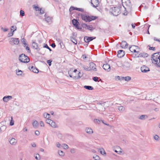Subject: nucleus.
Masks as SVG:
<instances>
[{"mask_svg":"<svg viewBox=\"0 0 160 160\" xmlns=\"http://www.w3.org/2000/svg\"><path fill=\"white\" fill-rule=\"evenodd\" d=\"M82 68L84 70L86 71H89L90 70V69H89V68L88 66L83 65L82 66Z\"/></svg>","mask_w":160,"mask_h":160,"instance_id":"29","label":"nucleus"},{"mask_svg":"<svg viewBox=\"0 0 160 160\" xmlns=\"http://www.w3.org/2000/svg\"><path fill=\"white\" fill-rule=\"evenodd\" d=\"M56 145L57 147L60 148L61 145L59 142H57L56 143Z\"/></svg>","mask_w":160,"mask_h":160,"instance_id":"62","label":"nucleus"},{"mask_svg":"<svg viewBox=\"0 0 160 160\" xmlns=\"http://www.w3.org/2000/svg\"><path fill=\"white\" fill-rule=\"evenodd\" d=\"M75 7H71L69 9L70 12H71L72 10H75Z\"/></svg>","mask_w":160,"mask_h":160,"instance_id":"54","label":"nucleus"},{"mask_svg":"<svg viewBox=\"0 0 160 160\" xmlns=\"http://www.w3.org/2000/svg\"><path fill=\"white\" fill-rule=\"evenodd\" d=\"M51 120H52L50 119H48V118L46 120L45 122L46 123L49 124L51 122Z\"/></svg>","mask_w":160,"mask_h":160,"instance_id":"48","label":"nucleus"},{"mask_svg":"<svg viewBox=\"0 0 160 160\" xmlns=\"http://www.w3.org/2000/svg\"><path fill=\"white\" fill-rule=\"evenodd\" d=\"M50 116V114L48 113H43V117L45 118H46L47 119H48L49 118Z\"/></svg>","mask_w":160,"mask_h":160,"instance_id":"28","label":"nucleus"},{"mask_svg":"<svg viewBox=\"0 0 160 160\" xmlns=\"http://www.w3.org/2000/svg\"><path fill=\"white\" fill-rule=\"evenodd\" d=\"M159 56H160V52L155 53L152 55V60L153 63L157 64V62L158 61V59L159 58Z\"/></svg>","mask_w":160,"mask_h":160,"instance_id":"3","label":"nucleus"},{"mask_svg":"<svg viewBox=\"0 0 160 160\" xmlns=\"http://www.w3.org/2000/svg\"><path fill=\"white\" fill-rule=\"evenodd\" d=\"M103 68L105 70L107 71L108 72L110 70V65L108 64H104L103 66Z\"/></svg>","mask_w":160,"mask_h":160,"instance_id":"15","label":"nucleus"},{"mask_svg":"<svg viewBox=\"0 0 160 160\" xmlns=\"http://www.w3.org/2000/svg\"><path fill=\"white\" fill-rule=\"evenodd\" d=\"M98 78L97 77H94L93 78V80L95 82H97L98 81Z\"/></svg>","mask_w":160,"mask_h":160,"instance_id":"51","label":"nucleus"},{"mask_svg":"<svg viewBox=\"0 0 160 160\" xmlns=\"http://www.w3.org/2000/svg\"><path fill=\"white\" fill-rule=\"evenodd\" d=\"M34 8L35 10L36 11H39V9H40L39 8V7L38 6H35V7Z\"/></svg>","mask_w":160,"mask_h":160,"instance_id":"59","label":"nucleus"},{"mask_svg":"<svg viewBox=\"0 0 160 160\" xmlns=\"http://www.w3.org/2000/svg\"><path fill=\"white\" fill-rule=\"evenodd\" d=\"M90 69H92L94 71H96L97 69L96 68V65L92 62H91L89 63Z\"/></svg>","mask_w":160,"mask_h":160,"instance_id":"11","label":"nucleus"},{"mask_svg":"<svg viewBox=\"0 0 160 160\" xmlns=\"http://www.w3.org/2000/svg\"><path fill=\"white\" fill-rule=\"evenodd\" d=\"M17 28L16 26H13L11 27V37L13 35L14 32L16 30Z\"/></svg>","mask_w":160,"mask_h":160,"instance_id":"16","label":"nucleus"},{"mask_svg":"<svg viewBox=\"0 0 160 160\" xmlns=\"http://www.w3.org/2000/svg\"><path fill=\"white\" fill-rule=\"evenodd\" d=\"M40 126L41 127H44V124L43 122L42 121H41L40 122Z\"/></svg>","mask_w":160,"mask_h":160,"instance_id":"60","label":"nucleus"},{"mask_svg":"<svg viewBox=\"0 0 160 160\" xmlns=\"http://www.w3.org/2000/svg\"><path fill=\"white\" fill-rule=\"evenodd\" d=\"M138 47L135 45H132L129 48V49L130 51L132 52H136V49L138 48Z\"/></svg>","mask_w":160,"mask_h":160,"instance_id":"14","label":"nucleus"},{"mask_svg":"<svg viewBox=\"0 0 160 160\" xmlns=\"http://www.w3.org/2000/svg\"><path fill=\"white\" fill-rule=\"evenodd\" d=\"M82 19L86 22H90V16H88L86 15H81Z\"/></svg>","mask_w":160,"mask_h":160,"instance_id":"6","label":"nucleus"},{"mask_svg":"<svg viewBox=\"0 0 160 160\" xmlns=\"http://www.w3.org/2000/svg\"><path fill=\"white\" fill-rule=\"evenodd\" d=\"M121 47L122 48H126L128 47V44L127 43L126 41H122L121 43Z\"/></svg>","mask_w":160,"mask_h":160,"instance_id":"17","label":"nucleus"},{"mask_svg":"<svg viewBox=\"0 0 160 160\" xmlns=\"http://www.w3.org/2000/svg\"><path fill=\"white\" fill-rule=\"evenodd\" d=\"M52 62V61H51V60H48L47 61V63L48 64V65L49 66H50L51 64V62Z\"/></svg>","mask_w":160,"mask_h":160,"instance_id":"52","label":"nucleus"},{"mask_svg":"<svg viewBox=\"0 0 160 160\" xmlns=\"http://www.w3.org/2000/svg\"><path fill=\"white\" fill-rule=\"evenodd\" d=\"M2 30L4 32H6L8 30V29L7 28H4L3 27L1 28Z\"/></svg>","mask_w":160,"mask_h":160,"instance_id":"49","label":"nucleus"},{"mask_svg":"<svg viewBox=\"0 0 160 160\" xmlns=\"http://www.w3.org/2000/svg\"><path fill=\"white\" fill-rule=\"evenodd\" d=\"M62 147L63 148L65 149H67L68 148V146L66 144H62Z\"/></svg>","mask_w":160,"mask_h":160,"instance_id":"39","label":"nucleus"},{"mask_svg":"<svg viewBox=\"0 0 160 160\" xmlns=\"http://www.w3.org/2000/svg\"><path fill=\"white\" fill-rule=\"evenodd\" d=\"M145 115H142L140 116L139 118L141 120H144L145 119Z\"/></svg>","mask_w":160,"mask_h":160,"instance_id":"40","label":"nucleus"},{"mask_svg":"<svg viewBox=\"0 0 160 160\" xmlns=\"http://www.w3.org/2000/svg\"><path fill=\"white\" fill-rule=\"evenodd\" d=\"M11 41L12 42H13L15 45H18L19 43V40L18 38H11Z\"/></svg>","mask_w":160,"mask_h":160,"instance_id":"10","label":"nucleus"},{"mask_svg":"<svg viewBox=\"0 0 160 160\" xmlns=\"http://www.w3.org/2000/svg\"><path fill=\"white\" fill-rule=\"evenodd\" d=\"M97 18V17L95 16H92L91 17L90 16V21L92 20H93L96 19Z\"/></svg>","mask_w":160,"mask_h":160,"instance_id":"45","label":"nucleus"},{"mask_svg":"<svg viewBox=\"0 0 160 160\" xmlns=\"http://www.w3.org/2000/svg\"><path fill=\"white\" fill-rule=\"evenodd\" d=\"M40 11V13L41 14H43L44 13V11L42 9L40 8L39 9V10Z\"/></svg>","mask_w":160,"mask_h":160,"instance_id":"57","label":"nucleus"},{"mask_svg":"<svg viewBox=\"0 0 160 160\" xmlns=\"http://www.w3.org/2000/svg\"><path fill=\"white\" fill-rule=\"evenodd\" d=\"M70 152L72 153H75L76 152L75 149L74 148L70 150Z\"/></svg>","mask_w":160,"mask_h":160,"instance_id":"55","label":"nucleus"},{"mask_svg":"<svg viewBox=\"0 0 160 160\" xmlns=\"http://www.w3.org/2000/svg\"><path fill=\"white\" fill-rule=\"evenodd\" d=\"M124 80L125 81H128L130 80L131 79V78L130 77H124Z\"/></svg>","mask_w":160,"mask_h":160,"instance_id":"34","label":"nucleus"},{"mask_svg":"<svg viewBox=\"0 0 160 160\" xmlns=\"http://www.w3.org/2000/svg\"><path fill=\"white\" fill-rule=\"evenodd\" d=\"M148 53L145 52H141L139 53L138 55L137 56V58L139 57H143L146 58L148 57Z\"/></svg>","mask_w":160,"mask_h":160,"instance_id":"12","label":"nucleus"},{"mask_svg":"<svg viewBox=\"0 0 160 160\" xmlns=\"http://www.w3.org/2000/svg\"><path fill=\"white\" fill-rule=\"evenodd\" d=\"M87 29L91 31H92L93 30V28L92 25H88V26L87 27Z\"/></svg>","mask_w":160,"mask_h":160,"instance_id":"30","label":"nucleus"},{"mask_svg":"<svg viewBox=\"0 0 160 160\" xmlns=\"http://www.w3.org/2000/svg\"><path fill=\"white\" fill-rule=\"evenodd\" d=\"M32 47L36 49H37L38 48V44L37 43L33 42L32 43Z\"/></svg>","mask_w":160,"mask_h":160,"instance_id":"20","label":"nucleus"},{"mask_svg":"<svg viewBox=\"0 0 160 160\" xmlns=\"http://www.w3.org/2000/svg\"><path fill=\"white\" fill-rule=\"evenodd\" d=\"M43 48H46L48 49L50 51H52V50L48 46L47 44H45L43 46Z\"/></svg>","mask_w":160,"mask_h":160,"instance_id":"41","label":"nucleus"},{"mask_svg":"<svg viewBox=\"0 0 160 160\" xmlns=\"http://www.w3.org/2000/svg\"><path fill=\"white\" fill-rule=\"evenodd\" d=\"M82 58L83 59H86V61H89V58L87 57L86 56V55H83L82 56Z\"/></svg>","mask_w":160,"mask_h":160,"instance_id":"27","label":"nucleus"},{"mask_svg":"<svg viewBox=\"0 0 160 160\" xmlns=\"http://www.w3.org/2000/svg\"><path fill=\"white\" fill-rule=\"evenodd\" d=\"M93 121L94 122L96 123L99 124L100 123V121L98 119H94Z\"/></svg>","mask_w":160,"mask_h":160,"instance_id":"44","label":"nucleus"},{"mask_svg":"<svg viewBox=\"0 0 160 160\" xmlns=\"http://www.w3.org/2000/svg\"><path fill=\"white\" fill-rule=\"evenodd\" d=\"M124 54V52L123 50H119L118 52L117 56L118 58H121L123 57Z\"/></svg>","mask_w":160,"mask_h":160,"instance_id":"9","label":"nucleus"},{"mask_svg":"<svg viewBox=\"0 0 160 160\" xmlns=\"http://www.w3.org/2000/svg\"><path fill=\"white\" fill-rule=\"evenodd\" d=\"M96 37L85 36L84 37V40L86 42H89L92 41L95 39Z\"/></svg>","mask_w":160,"mask_h":160,"instance_id":"5","label":"nucleus"},{"mask_svg":"<svg viewBox=\"0 0 160 160\" xmlns=\"http://www.w3.org/2000/svg\"><path fill=\"white\" fill-rule=\"evenodd\" d=\"M20 15L22 16H23L25 15V13L23 10H21L20 11Z\"/></svg>","mask_w":160,"mask_h":160,"instance_id":"43","label":"nucleus"},{"mask_svg":"<svg viewBox=\"0 0 160 160\" xmlns=\"http://www.w3.org/2000/svg\"><path fill=\"white\" fill-rule=\"evenodd\" d=\"M26 40L24 38L22 39L21 40V42L24 45V47H25L27 45V44L26 43Z\"/></svg>","mask_w":160,"mask_h":160,"instance_id":"26","label":"nucleus"},{"mask_svg":"<svg viewBox=\"0 0 160 160\" xmlns=\"http://www.w3.org/2000/svg\"><path fill=\"white\" fill-rule=\"evenodd\" d=\"M84 88L88 90H92L93 89V87L90 86H84Z\"/></svg>","mask_w":160,"mask_h":160,"instance_id":"25","label":"nucleus"},{"mask_svg":"<svg viewBox=\"0 0 160 160\" xmlns=\"http://www.w3.org/2000/svg\"><path fill=\"white\" fill-rule=\"evenodd\" d=\"M36 155V156H35L34 155L35 158L37 160H40V155L38 154L37 153L36 154H35Z\"/></svg>","mask_w":160,"mask_h":160,"instance_id":"32","label":"nucleus"},{"mask_svg":"<svg viewBox=\"0 0 160 160\" xmlns=\"http://www.w3.org/2000/svg\"><path fill=\"white\" fill-rule=\"evenodd\" d=\"M19 59L21 62L23 63H28L29 61V58L24 54L19 55Z\"/></svg>","mask_w":160,"mask_h":160,"instance_id":"2","label":"nucleus"},{"mask_svg":"<svg viewBox=\"0 0 160 160\" xmlns=\"http://www.w3.org/2000/svg\"><path fill=\"white\" fill-rule=\"evenodd\" d=\"M81 73L80 72H79V73L78 74V78H79L81 77Z\"/></svg>","mask_w":160,"mask_h":160,"instance_id":"63","label":"nucleus"},{"mask_svg":"<svg viewBox=\"0 0 160 160\" xmlns=\"http://www.w3.org/2000/svg\"><path fill=\"white\" fill-rule=\"evenodd\" d=\"M16 73L18 76L22 75V71L18 69V70H16Z\"/></svg>","mask_w":160,"mask_h":160,"instance_id":"24","label":"nucleus"},{"mask_svg":"<svg viewBox=\"0 0 160 160\" xmlns=\"http://www.w3.org/2000/svg\"><path fill=\"white\" fill-rule=\"evenodd\" d=\"M120 7H114L111 8V12L115 16H117L121 13Z\"/></svg>","mask_w":160,"mask_h":160,"instance_id":"1","label":"nucleus"},{"mask_svg":"<svg viewBox=\"0 0 160 160\" xmlns=\"http://www.w3.org/2000/svg\"><path fill=\"white\" fill-rule=\"evenodd\" d=\"M52 127L55 128L56 127V125L55 123L52 121V120H51V122L49 124Z\"/></svg>","mask_w":160,"mask_h":160,"instance_id":"23","label":"nucleus"},{"mask_svg":"<svg viewBox=\"0 0 160 160\" xmlns=\"http://www.w3.org/2000/svg\"><path fill=\"white\" fill-rule=\"evenodd\" d=\"M75 10L81 12H83L84 11L83 9L82 8H75Z\"/></svg>","mask_w":160,"mask_h":160,"instance_id":"42","label":"nucleus"},{"mask_svg":"<svg viewBox=\"0 0 160 160\" xmlns=\"http://www.w3.org/2000/svg\"><path fill=\"white\" fill-rule=\"evenodd\" d=\"M159 58L158 59L159 62L158 61L157 62V64H156L158 66L160 67V56H159Z\"/></svg>","mask_w":160,"mask_h":160,"instance_id":"53","label":"nucleus"},{"mask_svg":"<svg viewBox=\"0 0 160 160\" xmlns=\"http://www.w3.org/2000/svg\"><path fill=\"white\" fill-rule=\"evenodd\" d=\"M82 26L83 28H87V27L88 26V25L86 24H82Z\"/></svg>","mask_w":160,"mask_h":160,"instance_id":"61","label":"nucleus"},{"mask_svg":"<svg viewBox=\"0 0 160 160\" xmlns=\"http://www.w3.org/2000/svg\"><path fill=\"white\" fill-rule=\"evenodd\" d=\"M35 134L36 135H39L40 133L38 131L36 130L35 131Z\"/></svg>","mask_w":160,"mask_h":160,"instance_id":"56","label":"nucleus"},{"mask_svg":"<svg viewBox=\"0 0 160 160\" xmlns=\"http://www.w3.org/2000/svg\"><path fill=\"white\" fill-rule=\"evenodd\" d=\"M72 22L73 25L78 29H81L82 28L80 27L78 25L79 22H78L77 20L75 19H73L72 21Z\"/></svg>","mask_w":160,"mask_h":160,"instance_id":"4","label":"nucleus"},{"mask_svg":"<svg viewBox=\"0 0 160 160\" xmlns=\"http://www.w3.org/2000/svg\"><path fill=\"white\" fill-rule=\"evenodd\" d=\"M91 4L93 7L96 8L99 4V1L98 0H91Z\"/></svg>","mask_w":160,"mask_h":160,"instance_id":"8","label":"nucleus"},{"mask_svg":"<svg viewBox=\"0 0 160 160\" xmlns=\"http://www.w3.org/2000/svg\"><path fill=\"white\" fill-rule=\"evenodd\" d=\"M17 143V141L15 138H12L11 139V144L15 145Z\"/></svg>","mask_w":160,"mask_h":160,"instance_id":"19","label":"nucleus"},{"mask_svg":"<svg viewBox=\"0 0 160 160\" xmlns=\"http://www.w3.org/2000/svg\"><path fill=\"white\" fill-rule=\"evenodd\" d=\"M32 125L34 127H36L38 125V123L36 121H35L32 122Z\"/></svg>","mask_w":160,"mask_h":160,"instance_id":"31","label":"nucleus"},{"mask_svg":"<svg viewBox=\"0 0 160 160\" xmlns=\"http://www.w3.org/2000/svg\"><path fill=\"white\" fill-rule=\"evenodd\" d=\"M45 20L47 22H50V21L51 20V18L50 17H48L46 18Z\"/></svg>","mask_w":160,"mask_h":160,"instance_id":"38","label":"nucleus"},{"mask_svg":"<svg viewBox=\"0 0 160 160\" xmlns=\"http://www.w3.org/2000/svg\"><path fill=\"white\" fill-rule=\"evenodd\" d=\"M93 158L95 160H99L100 158L99 156L96 155H95L93 156Z\"/></svg>","mask_w":160,"mask_h":160,"instance_id":"36","label":"nucleus"},{"mask_svg":"<svg viewBox=\"0 0 160 160\" xmlns=\"http://www.w3.org/2000/svg\"><path fill=\"white\" fill-rule=\"evenodd\" d=\"M29 69L30 71L35 73H38L39 72L38 69L37 68L33 66H32L31 67L29 66Z\"/></svg>","mask_w":160,"mask_h":160,"instance_id":"13","label":"nucleus"},{"mask_svg":"<svg viewBox=\"0 0 160 160\" xmlns=\"http://www.w3.org/2000/svg\"><path fill=\"white\" fill-rule=\"evenodd\" d=\"M141 70L142 72L146 73L150 71L149 68L146 66H143L141 68Z\"/></svg>","mask_w":160,"mask_h":160,"instance_id":"7","label":"nucleus"},{"mask_svg":"<svg viewBox=\"0 0 160 160\" xmlns=\"http://www.w3.org/2000/svg\"><path fill=\"white\" fill-rule=\"evenodd\" d=\"M31 145L32 147H35L36 146V145L35 143H33L31 144Z\"/></svg>","mask_w":160,"mask_h":160,"instance_id":"64","label":"nucleus"},{"mask_svg":"<svg viewBox=\"0 0 160 160\" xmlns=\"http://www.w3.org/2000/svg\"><path fill=\"white\" fill-rule=\"evenodd\" d=\"M71 41L75 44H76L77 43V41L74 38L72 37L71 38Z\"/></svg>","mask_w":160,"mask_h":160,"instance_id":"37","label":"nucleus"},{"mask_svg":"<svg viewBox=\"0 0 160 160\" xmlns=\"http://www.w3.org/2000/svg\"><path fill=\"white\" fill-rule=\"evenodd\" d=\"M86 132L89 134H92L93 133L92 129L91 128H87L85 129Z\"/></svg>","mask_w":160,"mask_h":160,"instance_id":"18","label":"nucleus"},{"mask_svg":"<svg viewBox=\"0 0 160 160\" xmlns=\"http://www.w3.org/2000/svg\"><path fill=\"white\" fill-rule=\"evenodd\" d=\"M118 109L120 112H124L125 110V108L122 106H120L118 107Z\"/></svg>","mask_w":160,"mask_h":160,"instance_id":"22","label":"nucleus"},{"mask_svg":"<svg viewBox=\"0 0 160 160\" xmlns=\"http://www.w3.org/2000/svg\"><path fill=\"white\" fill-rule=\"evenodd\" d=\"M11 126H12L14 125V121L12 120V117H11Z\"/></svg>","mask_w":160,"mask_h":160,"instance_id":"46","label":"nucleus"},{"mask_svg":"<svg viewBox=\"0 0 160 160\" xmlns=\"http://www.w3.org/2000/svg\"><path fill=\"white\" fill-rule=\"evenodd\" d=\"M159 136L157 135H155L154 137V139L156 140V141H158L159 140Z\"/></svg>","mask_w":160,"mask_h":160,"instance_id":"47","label":"nucleus"},{"mask_svg":"<svg viewBox=\"0 0 160 160\" xmlns=\"http://www.w3.org/2000/svg\"><path fill=\"white\" fill-rule=\"evenodd\" d=\"M10 99V96H8L4 97L3 98V101L6 102H8Z\"/></svg>","mask_w":160,"mask_h":160,"instance_id":"21","label":"nucleus"},{"mask_svg":"<svg viewBox=\"0 0 160 160\" xmlns=\"http://www.w3.org/2000/svg\"><path fill=\"white\" fill-rule=\"evenodd\" d=\"M100 152L102 154L104 155V154H106V152H105V151H104V149L103 148H102L101 149H100Z\"/></svg>","mask_w":160,"mask_h":160,"instance_id":"35","label":"nucleus"},{"mask_svg":"<svg viewBox=\"0 0 160 160\" xmlns=\"http://www.w3.org/2000/svg\"><path fill=\"white\" fill-rule=\"evenodd\" d=\"M58 153L61 156H63L64 155V153L62 152V151L60 150H58Z\"/></svg>","mask_w":160,"mask_h":160,"instance_id":"33","label":"nucleus"},{"mask_svg":"<svg viewBox=\"0 0 160 160\" xmlns=\"http://www.w3.org/2000/svg\"><path fill=\"white\" fill-rule=\"evenodd\" d=\"M26 49L28 51V52H30V50L29 49V47L27 45L26 47Z\"/></svg>","mask_w":160,"mask_h":160,"instance_id":"50","label":"nucleus"},{"mask_svg":"<svg viewBox=\"0 0 160 160\" xmlns=\"http://www.w3.org/2000/svg\"><path fill=\"white\" fill-rule=\"evenodd\" d=\"M149 47V49L150 50H152L153 51H154L155 49V47H151L150 46Z\"/></svg>","mask_w":160,"mask_h":160,"instance_id":"58","label":"nucleus"}]
</instances>
